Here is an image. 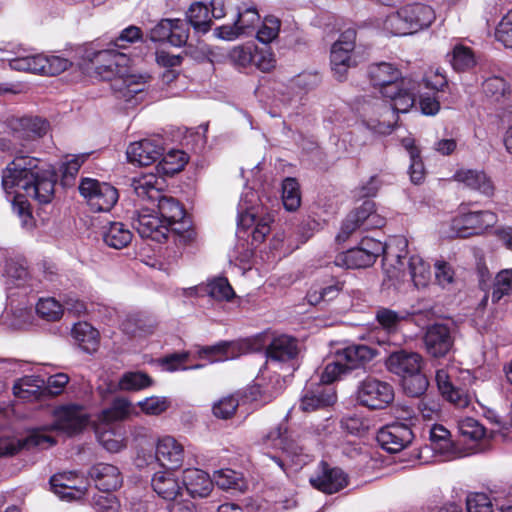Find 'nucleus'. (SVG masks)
I'll use <instances>...</instances> for the list:
<instances>
[{
  "label": "nucleus",
  "instance_id": "nucleus-1",
  "mask_svg": "<svg viewBox=\"0 0 512 512\" xmlns=\"http://www.w3.org/2000/svg\"><path fill=\"white\" fill-rule=\"evenodd\" d=\"M55 184V172L34 157H16L3 170L4 191L10 194L12 189L18 188L24 192V195L17 192L12 201L13 212L19 217L22 227L30 229L34 225L30 203L25 196L36 200L39 204H48L54 198Z\"/></svg>",
  "mask_w": 512,
  "mask_h": 512
},
{
  "label": "nucleus",
  "instance_id": "nucleus-2",
  "mask_svg": "<svg viewBox=\"0 0 512 512\" xmlns=\"http://www.w3.org/2000/svg\"><path fill=\"white\" fill-rule=\"evenodd\" d=\"M161 183L162 180L155 174H143L132 179L131 188L138 200L156 206L158 216L171 233L178 235L185 243L192 241L195 232L190 217L178 199L162 193Z\"/></svg>",
  "mask_w": 512,
  "mask_h": 512
},
{
  "label": "nucleus",
  "instance_id": "nucleus-3",
  "mask_svg": "<svg viewBox=\"0 0 512 512\" xmlns=\"http://www.w3.org/2000/svg\"><path fill=\"white\" fill-rule=\"evenodd\" d=\"M123 53L114 48H107L93 53L90 58L97 77L103 81H110V88L116 99L126 103V107L137 105L143 99L150 76L144 75H118L119 59L124 58Z\"/></svg>",
  "mask_w": 512,
  "mask_h": 512
},
{
  "label": "nucleus",
  "instance_id": "nucleus-4",
  "mask_svg": "<svg viewBox=\"0 0 512 512\" xmlns=\"http://www.w3.org/2000/svg\"><path fill=\"white\" fill-rule=\"evenodd\" d=\"M368 76L374 87H379L381 95L390 101L396 113H406L415 104L420 84L391 63L380 62L369 66Z\"/></svg>",
  "mask_w": 512,
  "mask_h": 512
},
{
  "label": "nucleus",
  "instance_id": "nucleus-5",
  "mask_svg": "<svg viewBox=\"0 0 512 512\" xmlns=\"http://www.w3.org/2000/svg\"><path fill=\"white\" fill-rule=\"evenodd\" d=\"M298 352V339L272 329L234 341H220L203 346L197 352Z\"/></svg>",
  "mask_w": 512,
  "mask_h": 512
},
{
  "label": "nucleus",
  "instance_id": "nucleus-6",
  "mask_svg": "<svg viewBox=\"0 0 512 512\" xmlns=\"http://www.w3.org/2000/svg\"><path fill=\"white\" fill-rule=\"evenodd\" d=\"M389 372L400 378L404 393L409 397H421L429 386L423 372L424 361L421 354H389L385 360Z\"/></svg>",
  "mask_w": 512,
  "mask_h": 512
},
{
  "label": "nucleus",
  "instance_id": "nucleus-7",
  "mask_svg": "<svg viewBox=\"0 0 512 512\" xmlns=\"http://www.w3.org/2000/svg\"><path fill=\"white\" fill-rule=\"evenodd\" d=\"M434 20L435 12L431 6L416 3L389 14L384 21V29L392 35L404 36L429 27Z\"/></svg>",
  "mask_w": 512,
  "mask_h": 512
},
{
  "label": "nucleus",
  "instance_id": "nucleus-8",
  "mask_svg": "<svg viewBox=\"0 0 512 512\" xmlns=\"http://www.w3.org/2000/svg\"><path fill=\"white\" fill-rule=\"evenodd\" d=\"M360 246L371 256L373 262L377 257L382 256V266L389 278L399 277L407 256L408 241L406 238L394 236L385 243L373 238H364L360 242Z\"/></svg>",
  "mask_w": 512,
  "mask_h": 512
},
{
  "label": "nucleus",
  "instance_id": "nucleus-9",
  "mask_svg": "<svg viewBox=\"0 0 512 512\" xmlns=\"http://www.w3.org/2000/svg\"><path fill=\"white\" fill-rule=\"evenodd\" d=\"M134 407L126 398L117 397L111 406L102 410L98 419L100 426L96 428V435L99 443L109 452L116 453L125 447L120 434L111 430L108 426L116 421H122L134 413Z\"/></svg>",
  "mask_w": 512,
  "mask_h": 512
},
{
  "label": "nucleus",
  "instance_id": "nucleus-10",
  "mask_svg": "<svg viewBox=\"0 0 512 512\" xmlns=\"http://www.w3.org/2000/svg\"><path fill=\"white\" fill-rule=\"evenodd\" d=\"M356 399L361 406L369 409H384L394 400V389L388 382L367 377L359 383Z\"/></svg>",
  "mask_w": 512,
  "mask_h": 512
},
{
  "label": "nucleus",
  "instance_id": "nucleus-11",
  "mask_svg": "<svg viewBox=\"0 0 512 512\" xmlns=\"http://www.w3.org/2000/svg\"><path fill=\"white\" fill-rule=\"evenodd\" d=\"M336 360L326 364L322 374L321 383L331 384L355 371H366L375 354H336Z\"/></svg>",
  "mask_w": 512,
  "mask_h": 512
},
{
  "label": "nucleus",
  "instance_id": "nucleus-12",
  "mask_svg": "<svg viewBox=\"0 0 512 512\" xmlns=\"http://www.w3.org/2000/svg\"><path fill=\"white\" fill-rule=\"evenodd\" d=\"M80 194L94 212L109 211L118 200V191L112 185L96 179L84 178L79 185Z\"/></svg>",
  "mask_w": 512,
  "mask_h": 512
},
{
  "label": "nucleus",
  "instance_id": "nucleus-13",
  "mask_svg": "<svg viewBox=\"0 0 512 512\" xmlns=\"http://www.w3.org/2000/svg\"><path fill=\"white\" fill-rule=\"evenodd\" d=\"M497 222L495 213L484 210L462 213L452 221L451 228L458 238L478 235Z\"/></svg>",
  "mask_w": 512,
  "mask_h": 512
},
{
  "label": "nucleus",
  "instance_id": "nucleus-14",
  "mask_svg": "<svg viewBox=\"0 0 512 512\" xmlns=\"http://www.w3.org/2000/svg\"><path fill=\"white\" fill-rule=\"evenodd\" d=\"M132 226L142 238H150L162 242L171 231L168 229L158 214L148 207L135 210L131 217Z\"/></svg>",
  "mask_w": 512,
  "mask_h": 512
},
{
  "label": "nucleus",
  "instance_id": "nucleus-15",
  "mask_svg": "<svg viewBox=\"0 0 512 512\" xmlns=\"http://www.w3.org/2000/svg\"><path fill=\"white\" fill-rule=\"evenodd\" d=\"M309 482L318 491L334 494L347 487L349 478L342 469L331 467L327 462L321 461Z\"/></svg>",
  "mask_w": 512,
  "mask_h": 512
},
{
  "label": "nucleus",
  "instance_id": "nucleus-16",
  "mask_svg": "<svg viewBox=\"0 0 512 512\" xmlns=\"http://www.w3.org/2000/svg\"><path fill=\"white\" fill-rule=\"evenodd\" d=\"M189 37L188 25L181 19H162L149 33L153 42H168L172 46L182 47Z\"/></svg>",
  "mask_w": 512,
  "mask_h": 512
},
{
  "label": "nucleus",
  "instance_id": "nucleus-17",
  "mask_svg": "<svg viewBox=\"0 0 512 512\" xmlns=\"http://www.w3.org/2000/svg\"><path fill=\"white\" fill-rule=\"evenodd\" d=\"M414 434L409 425L396 422L379 430L377 441L389 453H398L413 441Z\"/></svg>",
  "mask_w": 512,
  "mask_h": 512
},
{
  "label": "nucleus",
  "instance_id": "nucleus-18",
  "mask_svg": "<svg viewBox=\"0 0 512 512\" xmlns=\"http://www.w3.org/2000/svg\"><path fill=\"white\" fill-rule=\"evenodd\" d=\"M160 139H142L131 143L126 151L127 160L138 166H149L163 156Z\"/></svg>",
  "mask_w": 512,
  "mask_h": 512
},
{
  "label": "nucleus",
  "instance_id": "nucleus-19",
  "mask_svg": "<svg viewBox=\"0 0 512 512\" xmlns=\"http://www.w3.org/2000/svg\"><path fill=\"white\" fill-rule=\"evenodd\" d=\"M158 319L147 311H132L122 323L123 331L134 339L145 338L154 334L158 328Z\"/></svg>",
  "mask_w": 512,
  "mask_h": 512
},
{
  "label": "nucleus",
  "instance_id": "nucleus-20",
  "mask_svg": "<svg viewBox=\"0 0 512 512\" xmlns=\"http://www.w3.org/2000/svg\"><path fill=\"white\" fill-rule=\"evenodd\" d=\"M88 423L89 416L82 406H63L56 412V428L68 435L81 432Z\"/></svg>",
  "mask_w": 512,
  "mask_h": 512
},
{
  "label": "nucleus",
  "instance_id": "nucleus-21",
  "mask_svg": "<svg viewBox=\"0 0 512 512\" xmlns=\"http://www.w3.org/2000/svg\"><path fill=\"white\" fill-rule=\"evenodd\" d=\"M264 443L279 448L291 458L300 457L303 447L293 438L285 420L272 428L263 438Z\"/></svg>",
  "mask_w": 512,
  "mask_h": 512
},
{
  "label": "nucleus",
  "instance_id": "nucleus-22",
  "mask_svg": "<svg viewBox=\"0 0 512 512\" xmlns=\"http://www.w3.org/2000/svg\"><path fill=\"white\" fill-rule=\"evenodd\" d=\"M89 475L96 488L103 492H111L121 487L123 477L118 467L108 463H97L90 468Z\"/></svg>",
  "mask_w": 512,
  "mask_h": 512
},
{
  "label": "nucleus",
  "instance_id": "nucleus-23",
  "mask_svg": "<svg viewBox=\"0 0 512 512\" xmlns=\"http://www.w3.org/2000/svg\"><path fill=\"white\" fill-rule=\"evenodd\" d=\"M156 458L163 467L170 470L178 469L184 460L183 446L171 436L163 437L157 443Z\"/></svg>",
  "mask_w": 512,
  "mask_h": 512
},
{
  "label": "nucleus",
  "instance_id": "nucleus-24",
  "mask_svg": "<svg viewBox=\"0 0 512 512\" xmlns=\"http://www.w3.org/2000/svg\"><path fill=\"white\" fill-rule=\"evenodd\" d=\"M336 399V392L332 387L318 384L314 389H305L300 400V408L305 412H311L333 405Z\"/></svg>",
  "mask_w": 512,
  "mask_h": 512
},
{
  "label": "nucleus",
  "instance_id": "nucleus-25",
  "mask_svg": "<svg viewBox=\"0 0 512 512\" xmlns=\"http://www.w3.org/2000/svg\"><path fill=\"white\" fill-rule=\"evenodd\" d=\"M46 442L50 445L55 444L52 438L38 433L31 434L24 439L11 436L0 437V457L13 456L22 449L41 446Z\"/></svg>",
  "mask_w": 512,
  "mask_h": 512
},
{
  "label": "nucleus",
  "instance_id": "nucleus-26",
  "mask_svg": "<svg viewBox=\"0 0 512 512\" xmlns=\"http://www.w3.org/2000/svg\"><path fill=\"white\" fill-rule=\"evenodd\" d=\"M454 180L485 196L494 194V185L485 172L476 169H460L455 172Z\"/></svg>",
  "mask_w": 512,
  "mask_h": 512
},
{
  "label": "nucleus",
  "instance_id": "nucleus-27",
  "mask_svg": "<svg viewBox=\"0 0 512 512\" xmlns=\"http://www.w3.org/2000/svg\"><path fill=\"white\" fill-rule=\"evenodd\" d=\"M344 283L335 277L314 283L306 294L309 304L318 305L335 299L342 291Z\"/></svg>",
  "mask_w": 512,
  "mask_h": 512
},
{
  "label": "nucleus",
  "instance_id": "nucleus-28",
  "mask_svg": "<svg viewBox=\"0 0 512 512\" xmlns=\"http://www.w3.org/2000/svg\"><path fill=\"white\" fill-rule=\"evenodd\" d=\"M435 378L438 390L446 401L457 408H465L469 405L470 399L466 391L454 386L445 370H438Z\"/></svg>",
  "mask_w": 512,
  "mask_h": 512
},
{
  "label": "nucleus",
  "instance_id": "nucleus-29",
  "mask_svg": "<svg viewBox=\"0 0 512 512\" xmlns=\"http://www.w3.org/2000/svg\"><path fill=\"white\" fill-rule=\"evenodd\" d=\"M183 484L193 498L207 497L213 489V481L209 474L200 469H186L183 474Z\"/></svg>",
  "mask_w": 512,
  "mask_h": 512
},
{
  "label": "nucleus",
  "instance_id": "nucleus-30",
  "mask_svg": "<svg viewBox=\"0 0 512 512\" xmlns=\"http://www.w3.org/2000/svg\"><path fill=\"white\" fill-rule=\"evenodd\" d=\"M71 335L83 352H97L100 344V333L88 322L75 323Z\"/></svg>",
  "mask_w": 512,
  "mask_h": 512
},
{
  "label": "nucleus",
  "instance_id": "nucleus-31",
  "mask_svg": "<svg viewBox=\"0 0 512 512\" xmlns=\"http://www.w3.org/2000/svg\"><path fill=\"white\" fill-rule=\"evenodd\" d=\"M268 370L286 378L292 376L300 366L299 354H265Z\"/></svg>",
  "mask_w": 512,
  "mask_h": 512
},
{
  "label": "nucleus",
  "instance_id": "nucleus-32",
  "mask_svg": "<svg viewBox=\"0 0 512 512\" xmlns=\"http://www.w3.org/2000/svg\"><path fill=\"white\" fill-rule=\"evenodd\" d=\"M354 49L341 48L340 44H333L330 53L331 69L335 78L343 81L350 67L356 65V60L353 57Z\"/></svg>",
  "mask_w": 512,
  "mask_h": 512
},
{
  "label": "nucleus",
  "instance_id": "nucleus-33",
  "mask_svg": "<svg viewBox=\"0 0 512 512\" xmlns=\"http://www.w3.org/2000/svg\"><path fill=\"white\" fill-rule=\"evenodd\" d=\"M132 232L122 222H108L102 227V238L105 244L114 249L126 247L132 240Z\"/></svg>",
  "mask_w": 512,
  "mask_h": 512
},
{
  "label": "nucleus",
  "instance_id": "nucleus-34",
  "mask_svg": "<svg viewBox=\"0 0 512 512\" xmlns=\"http://www.w3.org/2000/svg\"><path fill=\"white\" fill-rule=\"evenodd\" d=\"M271 222L272 218L269 215L258 218L255 214L249 211L239 213L237 221L238 227L242 229H247L254 225L252 230V240L256 243H261L264 241L265 237L270 232Z\"/></svg>",
  "mask_w": 512,
  "mask_h": 512
},
{
  "label": "nucleus",
  "instance_id": "nucleus-35",
  "mask_svg": "<svg viewBox=\"0 0 512 512\" xmlns=\"http://www.w3.org/2000/svg\"><path fill=\"white\" fill-rule=\"evenodd\" d=\"M424 343L427 349H433V352H449L452 345L449 327L444 324L430 326L424 336Z\"/></svg>",
  "mask_w": 512,
  "mask_h": 512
},
{
  "label": "nucleus",
  "instance_id": "nucleus-36",
  "mask_svg": "<svg viewBox=\"0 0 512 512\" xmlns=\"http://www.w3.org/2000/svg\"><path fill=\"white\" fill-rule=\"evenodd\" d=\"M335 264L347 269H360L369 267L374 262L371 256L365 252V249H362L359 245L339 254L335 259Z\"/></svg>",
  "mask_w": 512,
  "mask_h": 512
},
{
  "label": "nucleus",
  "instance_id": "nucleus-37",
  "mask_svg": "<svg viewBox=\"0 0 512 512\" xmlns=\"http://www.w3.org/2000/svg\"><path fill=\"white\" fill-rule=\"evenodd\" d=\"M189 24L198 33L205 34L211 29L210 9L203 2H194L186 12Z\"/></svg>",
  "mask_w": 512,
  "mask_h": 512
},
{
  "label": "nucleus",
  "instance_id": "nucleus-38",
  "mask_svg": "<svg viewBox=\"0 0 512 512\" xmlns=\"http://www.w3.org/2000/svg\"><path fill=\"white\" fill-rule=\"evenodd\" d=\"M350 214L359 220L364 230L380 228L385 225V219L376 213L375 203L371 199H366Z\"/></svg>",
  "mask_w": 512,
  "mask_h": 512
},
{
  "label": "nucleus",
  "instance_id": "nucleus-39",
  "mask_svg": "<svg viewBox=\"0 0 512 512\" xmlns=\"http://www.w3.org/2000/svg\"><path fill=\"white\" fill-rule=\"evenodd\" d=\"M151 485L153 490L165 500L175 501L181 490L178 481L164 472L154 474Z\"/></svg>",
  "mask_w": 512,
  "mask_h": 512
},
{
  "label": "nucleus",
  "instance_id": "nucleus-40",
  "mask_svg": "<svg viewBox=\"0 0 512 512\" xmlns=\"http://www.w3.org/2000/svg\"><path fill=\"white\" fill-rule=\"evenodd\" d=\"M73 472L55 474L50 479L52 491L62 500L72 501L78 499L83 494L76 484H66L64 480L71 481Z\"/></svg>",
  "mask_w": 512,
  "mask_h": 512
},
{
  "label": "nucleus",
  "instance_id": "nucleus-41",
  "mask_svg": "<svg viewBox=\"0 0 512 512\" xmlns=\"http://www.w3.org/2000/svg\"><path fill=\"white\" fill-rule=\"evenodd\" d=\"M44 380L39 376H24L13 386L14 395L23 400H33L42 394Z\"/></svg>",
  "mask_w": 512,
  "mask_h": 512
},
{
  "label": "nucleus",
  "instance_id": "nucleus-42",
  "mask_svg": "<svg viewBox=\"0 0 512 512\" xmlns=\"http://www.w3.org/2000/svg\"><path fill=\"white\" fill-rule=\"evenodd\" d=\"M408 269L416 288H424L429 284L432 276L430 266L421 257L411 256L408 261Z\"/></svg>",
  "mask_w": 512,
  "mask_h": 512
},
{
  "label": "nucleus",
  "instance_id": "nucleus-43",
  "mask_svg": "<svg viewBox=\"0 0 512 512\" xmlns=\"http://www.w3.org/2000/svg\"><path fill=\"white\" fill-rule=\"evenodd\" d=\"M282 202L287 211H296L300 207L301 192L296 178L287 177L282 181Z\"/></svg>",
  "mask_w": 512,
  "mask_h": 512
},
{
  "label": "nucleus",
  "instance_id": "nucleus-44",
  "mask_svg": "<svg viewBox=\"0 0 512 512\" xmlns=\"http://www.w3.org/2000/svg\"><path fill=\"white\" fill-rule=\"evenodd\" d=\"M201 291L205 292V295L220 301H230L235 296L233 288L227 278L224 277L215 278L203 285Z\"/></svg>",
  "mask_w": 512,
  "mask_h": 512
},
{
  "label": "nucleus",
  "instance_id": "nucleus-45",
  "mask_svg": "<svg viewBox=\"0 0 512 512\" xmlns=\"http://www.w3.org/2000/svg\"><path fill=\"white\" fill-rule=\"evenodd\" d=\"M190 354H168L161 358L159 363L163 370L174 372V371H185L190 369H199L204 367L202 363H190Z\"/></svg>",
  "mask_w": 512,
  "mask_h": 512
},
{
  "label": "nucleus",
  "instance_id": "nucleus-46",
  "mask_svg": "<svg viewBox=\"0 0 512 512\" xmlns=\"http://www.w3.org/2000/svg\"><path fill=\"white\" fill-rule=\"evenodd\" d=\"M188 162V155L181 150H171L163 154L159 167L166 175H174L184 169Z\"/></svg>",
  "mask_w": 512,
  "mask_h": 512
},
{
  "label": "nucleus",
  "instance_id": "nucleus-47",
  "mask_svg": "<svg viewBox=\"0 0 512 512\" xmlns=\"http://www.w3.org/2000/svg\"><path fill=\"white\" fill-rule=\"evenodd\" d=\"M37 315L48 322L59 320L63 315V305L55 298H40L35 307Z\"/></svg>",
  "mask_w": 512,
  "mask_h": 512
},
{
  "label": "nucleus",
  "instance_id": "nucleus-48",
  "mask_svg": "<svg viewBox=\"0 0 512 512\" xmlns=\"http://www.w3.org/2000/svg\"><path fill=\"white\" fill-rule=\"evenodd\" d=\"M456 71H466L475 65V57L471 48L461 44L456 45L452 51L450 60Z\"/></svg>",
  "mask_w": 512,
  "mask_h": 512
},
{
  "label": "nucleus",
  "instance_id": "nucleus-49",
  "mask_svg": "<svg viewBox=\"0 0 512 512\" xmlns=\"http://www.w3.org/2000/svg\"><path fill=\"white\" fill-rule=\"evenodd\" d=\"M242 33L250 35L260 21V15L256 7H239L236 19Z\"/></svg>",
  "mask_w": 512,
  "mask_h": 512
},
{
  "label": "nucleus",
  "instance_id": "nucleus-50",
  "mask_svg": "<svg viewBox=\"0 0 512 512\" xmlns=\"http://www.w3.org/2000/svg\"><path fill=\"white\" fill-rule=\"evenodd\" d=\"M89 156L90 153L77 154L61 165L60 170L64 185H70L75 180L81 166L87 161Z\"/></svg>",
  "mask_w": 512,
  "mask_h": 512
},
{
  "label": "nucleus",
  "instance_id": "nucleus-51",
  "mask_svg": "<svg viewBox=\"0 0 512 512\" xmlns=\"http://www.w3.org/2000/svg\"><path fill=\"white\" fill-rule=\"evenodd\" d=\"M152 384L151 378L143 372H125L120 381L121 390H141Z\"/></svg>",
  "mask_w": 512,
  "mask_h": 512
},
{
  "label": "nucleus",
  "instance_id": "nucleus-52",
  "mask_svg": "<svg viewBox=\"0 0 512 512\" xmlns=\"http://www.w3.org/2000/svg\"><path fill=\"white\" fill-rule=\"evenodd\" d=\"M512 293V269L500 271L495 278L492 302H499L505 295Z\"/></svg>",
  "mask_w": 512,
  "mask_h": 512
},
{
  "label": "nucleus",
  "instance_id": "nucleus-53",
  "mask_svg": "<svg viewBox=\"0 0 512 512\" xmlns=\"http://www.w3.org/2000/svg\"><path fill=\"white\" fill-rule=\"evenodd\" d=\"M19 125L26 132L28 138L42 137L49 128V122L41 117H24L20 119Z\"/></svg>",
  "mask_w": 512,
  "mask_h": 512
},
{
  "label": "nucleus",
  "instance_id": "nucleus-54",
  "mask_svg": "<svg viewBox=\"0 0 512 512\" xmlns=\"http://www.w3.org/2000/svg\"><path fill=\"white\" fill-rule=\"evenodd\" d=\"M482 90L486 97L499 101L506 95L508 86L504 78L493 76L482 83Z\"/></svg>",
  "mask_w": 512,
  "mask_h": 512
},
{
  "label": "nucleus",
  "instance_id": "nucleus-55",
  "mask_svg": "<svg viewBox=\"0 0 512 512\" xmlns=\"http://www.w3.org/2000/svg\"><path fill=\"white\" fill-rule=\"evenodd\" d=\"M321 83V75L318 72L304 71L291 80V87L299 92L307 93L315 89Z\"/></svg>",
  "mask_w": 512,
  "mask_h": 512
},
{
  "label": "nucleus",
  "instance_id": "nucleus-56",
  "mask_svg": "<svg viewBox=\"0 0 512 512\" xmlns=\"http://www.w3.org/2000/svg\"><path fill=\"white\" fill-rule=\"evenodd\" d=\"M238 406V398H236L235 395H229L215 402L212 407V412L215 417L226 420L234 416Z\"/></svg>",
  "mask_w": 512,
  "mask_h": 512
},
{
  "label": "nucleus",
  "instance_id": "nucleus-57",
  "mask_svg": "<svg viewBox=\"0 0 512 512\" xmlns=\"http://www.w3.org/2000/svg\"><path fill=\"white\" fill-rule=\"evenodd\" d=\"M462 436L472 441H478L485 436L484 426L474 418L467 417L458 424Z\"/></svg>",
  "mask_w": 512,
  "mask_h": 512
},
{
  "label": "nucleus",
  "instance_id": "nucleus-58",
  "mask_svg": "<svg viewBox=\"0 0 512 512\" xmlns=\"http://www.w3.org/2000/svg\"><path fill=\"white\" fill-rule=\"evenodd\" d=\"M137 405L147 415H160L170 407V401L166 397L151 396Z\"/></svg>",
  "mask_w": 512,
  "mask_h": 512
},
{
  "label": "nucleus",
  "instance_id": "nucleus-59",
  "mask_svg": "<svg viewBox=\"0 0 512 512\" xmlns=\"http://www.w3.org/2000/svg\"><path fill=\"white\" fill-rule=\"evenodd\" d=\"M375 318L380 326L388 332L396 331L403 317L396 311L380 307L376 311Z\"/></svg>",
  "mask_w": 512,
  "mask_h": 512
},
{
  "label": "nucleus",
  "instance_id": "nucleus-60",
  "mask_svg": "<svg viewBox=\"0 0 512 512\" xmlns=\"http://www.w3.org/2000/svg\"><path fill=\"white\" fill-rule=\"evenodd\" d=\"M280 21L274 17H266L257 31L256 37L263 44L272 42L279 33Z\"/></svg>",
  "mask_w": 512,
  "mask_h": 512
},
{
  "label": "nucleus",
  "instance_id": "nucleus-61",
  "mask_svg": "<svg viewBox=\"0 0 512 512\" xmlns=\"http://www.w3.org/2000/svg\"><path fill=\"white\" fill-rule=\"evenodd\" d=\"M446 100L447 98L441 95L425 93L421 95L419 99L420 110L424 115L434 116L439 112L441 102H445Z\"/></svg>",
  "mask_w": 512,
  "mask_h": 512
},
{
  "label": "nucleus",
  "instance_id": "nucleus-62",
  "mask_svg": "<svg viewBox=\"0 0 512 512\" xmlns=\"http://www.w3.org/2000/svg\"><path fill=\"white\" fill-rule=\"evenodd\" d=\"M142 37V31L139 27L131 25L123 29L118 37L110 42L112 48L124 49L128 44L134 43L140 40Z\"/></svg>",
  "mask_w": 512,
  "mask_h": 512
},
{
  "label": "nucleus",
  "instance_id": "nucleus-63",
  "mask_svg": "<svg viewBox=\"0 0 512 512\" xmlns=\"http://www.w3.org/2000/svg\"><path fill=\"white\" fill-rule=\"evenodd\" d=\"M467 512H492V503L485 493H471L466 498Z\"/></svg>",
  "mask_w": 512,
  "mask_h": 512
},
{
  "label": "nucleus",
  "instance_id": "nucleus-64",
  "mask_svg": "<svg viewBox=\"0 0 512 512\" xmlns=\"http://www.w3.org/2000/svg\"><path fill=\"white\" fill-rule=\"evenodd\" d=\"M495 37L505 47L512 48V9L501 19Z\"/></svg>",
  "mask_w": 512,
  "mask_h": 512
}]
</instances>
